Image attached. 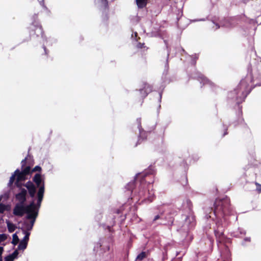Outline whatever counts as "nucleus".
I'll return each instance as SVG.
<instances>
[{"label":"nucleus","mask_w":261,"mask_h":261,"mask_svg":"<svg viewBox=\"0 0 261 261\" xmlns=\"http://www.w3.org/2000/svg\"><path fill=\"white\" fill-rule=\"evenodd\" d=\"M247 70V74L245 77L240 81L233 91L228 93V104L233 107H237L238 108V111L237 113V120L232 122L234 127L239 124H242L247 127L242 117V106L240 105L245 100L253 88L261 86V74L259 73L253 74L250 63L248 66Z\"/></svg>","instance_id":"obj_1"},{"label":"nucleus","mask_w":261,"mask_h":261,"mask_svg":"<svg viewBox=\"0 0 261 261\" xmlns=\"http://www.w3.org/2000/svg\"><path fill=\"white\" fill-rule=\"evenodd\" d=\"M214 207L204 208L205 218H216V228L214 231L217 239L220 238L224 235V228L228 224L227 216L233 213L232 207L230 203V199L227 196L222 199L217 198L214 203Z\"/></svg>","instance_id":"obj_2"},{"label":"nucleus","mask_w":261,"mask_h":261,"mask_svg":"<svg viewBox=\"0 0 261 261\" xmlns=\"http://www.w3.org/2000/svg\"><path fill=\"white\" fill-rule=\"evenodd\" d=\"M155 169L152 165H150L147 169H145L141 173H139L136 175L134 180L129 182L125 187V192L127 196L132 194L135 187L138 182H139L141 187L140 188L139 191L138 192L139 196L140 198H143V200L152 202L154 198V193L152 191H150L149 190H146L144 189L141 190L142 187L144 183L148 182V184H151L154 182L152 181H147L146 178L149 175H154L155 173Z\"/></svg>","instance_id":"obj_3"},{"label":"nucleus","mask_w":261,"mask_h":261,"mask_svg":"<svg viewBox=\"0 0 261 261\" xmlns=\"http://www.w3.org/2000/svg\"><path fill=\"white\" fill-rule=\"evenodd\" d=\"M195 225L196 220L193 215L182 214L180 219L177 221L176 231L185 247H188L193 239L191 231Z\"/></svg>","instance_id":"obj_4"},{"label":"nucleus","mask_w":261,"mask_h":261,"mask_svg":"<svg viewBox=\"0 0 261 261\" xmlns=\"http://www.w3.org/2000/svg\"><path fill=\"white\" fill-rule=\"evenodd\" d=\"M111 241L110 238L100 239L94 246L95 255L87 256L81 254L78 258V261H107L110 259L112 254L109 251L110 250Z\"/></svg>","instance_id":"obj_5"},{"label":"nucleus","mask_w":261,"mask_h":261,"mask_svg":"<svg viewBox=\"0 0 261 261\" xmlns=\"http://www.w3.org/2000/svg\"><path fill=\"white\" fill-rule=\"evenodd\" d=\"M31 23L28 28L30 38L34 42H45L47 46H52L57 41V39L53 38H47L45 35L42 25L38 18V15L34 14L31 17Z\"/></svg>","instance_id":"obj_6"},{"label":"nucleus","mask_w":261,"mask_h":261,"mask_svg":"<svg viewBox=\"0 0 261 261\" xmlns=\"http://www.w3.org/2000/svg\"><path fill=\"white\" fill-rule=\"evenodd\" d=\"M41 203L38 204V201L35 202V199H32L30 202L25 204L22 203H17L13 210V214L14 216L21 217L24 214H32L35 211H39Z\"/></svg>","instance_id":"obj_7"},{"label":"nucleus","mask_w":261,"mask_h":261,"mask_svg":"<svg viewBox=\"0 0 261 261\" xmlns=\"http://www.w3.org/2000/svg\"><path fill=\"white\" fill-rule=\"evenodd\" d=\"M126 218L125 215H122L121 209L111 208L109 210L108 214L106 215L105 222H102V226L106 227L110 231L111 228L116 224V219H120V221L122 222Z\"/></svg>","instance_id":"obj_8"},{"label":"nucleus","mask_w":261,"mask_h":261,"mask_svg":"<svg viewBox=\"0 0 261 261\" xmlns=\"http://www.w3.org/2000/svg\"><path fill=\"white\" fill-rule=\"evenodd\" d=\"M32 180L33 182H34V184L36 187V189L38 188L36 196V200L38 201V204H39L42 202L45 192L44 175H41L40 173H37L33 177Z\"/></svg>","instance_id":"obj_9"},{"label":"nucleus","mask_w":261,"mask_h":261,"mask_svg":"<svg viewBox=\"0 0 261 261\" xmlns=\"http://www.w3.org/2000/svg\"><path fill=\"white\" fill-rule=\"evenodd\" d=\"M164 42L166 44V48L168 49V54H167L166 62V63L165 65L164 70L163 71V72L162 74V80L163 81V84L160 87V89H159L160 90V91L159 92V98L158 101L160 103L161 102V101H162L163 92L165 87V85L166 83H169L170 82V80H169L168 78L167 77L168 70H169L168 58H169V51L168 50V46L167 41L164 40Z\"/></svg>","instance_id":"obj_10"},{"label":"nucleus","mask_w":261,"mask_h":261,"mask_svg":"<svg viewBox=\"0 0 261 261\" xmlns=\"http://www.w3.org/2000/svg\"><path fill=\"white\" fill-rule=\"evenodd\" d=\"M39 212L37 210L32 214H28L27 215H25L22 223L21 230H27L29 231L32 230L36 219L38 217Z\"/></svg>","instance_id":"obj_11"},{"label":"nucleus","mask_w":261,"mask_h":261,"mask_svg":"<svg viewBox=\"0 0 261 261\" xmlns=\"http://www.w3.org/2000/svg\"><path fill=\"white\" fill-rule=\"evenodd\" d=\"M190 79H196L199 81L202 86H208L211 88H213L215 86L214 84L207 79L203 74L199 71L195 70L194 72L189 74Z\"/></svg>","instance_id":"obj_12"},{"label":"nucleus","mask_w":261,"mask_h":261,"mask_svg":"<svg viewBox=\"0 0 261 261\" xmlns=\"http://www.w3.org/2000/svg\"><path fill=\"white\" fill-rule=\"evenodd\" d=\"M176 206L179 210L185 212L186 215H193L192 203L189 199L183 200L182 202L180 200H177L176 202Z\"/></svg>","instance_id":"obj_13"},{"label":"nucleus","mask_w":261,"mask_h":261,"mask_svg":"<svg viewBox=\"0 0 261 261\" xmlns=\"http://www.w3.org/2000/svg\"><path fill=\"white\" fill-rule=\"evenodd\" d=\"M214 240L210 236L204 239V241H202L200 242V245L202 247L201 252L205 253L204 257L205 258L207 255L212 252L213 250Z\"/></svg>","instance_id":"obj_14"},{"label":"nucleus","mask_w":261,"mask_h":261,"mask_svg":"<svg viewBox=\"0 0 261 261\" xmlns=\"http://www.w3.org/2000/svg\"><path fill=\"white\" fill-rule=\"evenodd\" d=\"M15 177H16V180L21 181L25 180L28 178L25 174L22 173L19 169H17L10 178L8 184V187L11 188L14 181Z\"/></svg>","instance_id":"obj_15"},{"label":"nucleus","mask_w":261,"mask_h":261,"mask_svg":"<svg viewBox=\"0 0 261 261\" xmlns=\"http://www.w3.org/2000/svg\"><path fill=\"white\" fill-rule=\"evenodd\" d=\"M137 123L139 131V135L138 136V140L137 142L135 145V147L141 144L143 140L146 139L148 135L150 133V132H146L142 128L141 118H138L137 119Z\"/></svg>","instance_id":"obj_16"},{"label":"nucleus","mask_w":261,"mask_h":261,"mask_svg":"<svg viewBox=\"0 0 261 261\" xmlns=\"http://www.w3.org/2000/svg\"><path fill=\"white\" fill-rule=\"evenodd\" d=\"M26 188L27 192L31 198L33 199H36V196L37 194V190L35 185L33 181L29 180L25 184L23 185Z\"/></svg>","instance_id":"obj_17"},{"label":"nucleus","mask_w":261,"mask_h":261,"mask_svg":"<svg viewBox=\"0 0 261 261\" xmlns=\"http://www.w3.org/2000/svg\"><path fill=\"white\" fill-rule=\"evenodd\" d=\"M27 190L24 188H20V192L15 195V198L19 201L18 203L25 204L27 201Z\"/></svg>","instance_id":"obj_18"},{"label":"nucleus","mask_w":261,"mask_h":261,"mask_svg":"<svg viewBox=\"0 0 261 261\" xmlns=\"http://www.w3.org/2000/svg\"><path fill=\"white\" fill-rule=\"evenodd\" d=\"M143 85V88L142 89H140L139 91L141 97L143 98H144L148 95L149 93L152 91V87L147 83H144Z\"/></svg>","instance_id":"obj_19"},{"label":"nucleus","mask_w":261,"mask_h":261,"mask_svg":"<svg viewBox=\"0 0 261 261\" xmlns=\"http://www.w3.org/2000/svg\"><path fill=\"white\" fill-rule=\"evenodd\" d=\"M100 3V9L101 11H102V21L103 23H107L108 20H109V15H108V12H109V8H105L103 6V5Z\"/></svg>","instance_id":"obj_20"},{"label":"nucleus","mask_w":261,"mask_h":261,"mask_svg":"<svg viewBox=\"0 0 261 261\" xmlns=\"http://www.w3.org/2000/svg\"><path fill=\"white\" fill-rule=\"evenodd\" d=\"M103 211L102 210H96L95 212V215L94 216V219L99 225H102V222H105V220L102 221Z\"/></svg>","instance_id":"obj_21"},{"label":"nucleus","mask_w":261,"mask_h":261,"mask_svg":"<svg viewBox=\"0 0 261 261\" xmlns=\"http://www.w3.org/2000/svg\"><path fill=\"white\" fill-rule=\"evenodd\" d=\"M173 223V220L172 218H170L168 220H166V217L163 215V218L160 219V221L158 223L160 225H170Z\"/></svg>","instance_id":"obj_22"},{"label":"nucleus","mask_w":261,"mask_h":261,"mask_svg":"<svg viewBox=\"0 0 261 261\" xmlns=\"http://www.w3.org/2000/svg\"><path fill=\"white\" fill-rule=\"evenodd\" d=\"M28 241L29 240H24V238H23V239L20 241L18 246V249L22 250L25 249L28 246Z\"/></svg>","instance_id":"obj_23"},{"label":"nucleus","mask_w":261,"mask_h":261,"mask_svg":"<svg viewBox=\"0 0 261 261\" xmlns=\"http://www.w3.org/2000/svg\"><path fill=\"white\" fill-rule=\"evenodd\" d=\"M11 210V206L10 204H5L0 203V214H3L5 211L9 212Z\"/></svg>","instance_id":"obj_24"},{"label":"nucleus","mask_w":261,"mask_h":261,"mask_svg":"<svg viewBox=\"0 0 261 261\" xmlns=\"http://www.w3.org/2000/svg\"><path fill=\"white\" fill-rule=\"evenodd\" d=\"M6 223L7 225L8 231L10 233L13 232L15 231L16 228V226L12 222H11L9 220H6Z\"/></svg>","instance_id":"obj_25"},{"label":"nucleus","mask_w":261,"mask_h":261,"mask_svg":"<svg viewBox=\"0 0 261 261\" xmlns=\"http://www.w3.org/2000/svg\"><path fill=\"white\" fill-rule=\"evenodd\" d=\"M246 233V231L244 229L241 228V227H239L238 229V232H233L232 234V236L234 237L237 238V237H240L239 234L245 235Z\"/></svg>","instance_id":"obj_26"},{"label":"nucleus","mask_w":261,"mask_h":261,"mask_svg":"<svg viewBox=\"0 0 261 261\" xmlns=\"http://www.w3.org/2000/svg\"><path fill=\"white\" fill-rule=\"evenodd\" d=\"M23 173L25 174L27 176H28L32 174V169L30 166H27L21 167V170L20 171Z\"/></svg>","instance_id":"obj_27"},{"label":"nucleus","mask_w":261,"mask_h":261,"mask_svg":"<svg viewBox=\"0 0 261 261\" xmlns=\"http://www.w3.org/2000/svg\"><path fill=\"white\" fill-rule=\"evenodd\" d=\"M148 0H136V2L138 7L140 9L146 7Z\"/></svg>","instance_id":"obj_28"},{"label":"nucleus","mask_w":261,"mask_h":261,"mask_svg":"<svg viewBox=\"0 0 261 261\" xmlns=\"http://www.w3.org/2000/svg\"><path fill=\"white\" fill-rule=\"evenodd\" d=\"M147 253L146 252L142 251L137 255L136 260L138 261H142L147 257Z\"/></svg>","instance_id":"obj_29"},{"label":"nucleus","mask_w":261,"mask_h":261,"mask_svg":"<svg viewBox=\"0 0 261 261\" xmlns=\"http://www.w3.org/2000/svg\"><path fill=\"white\" fill-rule=\"evenodd\" d=\"M191 58V64L194 66H195L196 64V61L199 58V54H194L192 56H190Z\"/></svg>","instance_id":"obj_30"},{"label":"nucleus","mask_w":261,"mask_h":261,"mask_svg":"<svg viewBox=\"0 0 261 261\" xmlns=\"http://www.w3.org/2000/svg\"><path fill=\"white\" fill-rule=\"evenodd\" d=\"M12 238H13V239H12V241L11 242V243L15 246L18 243V242L19 241V238L17 234V233H14L13 235H12Z\"/></svg>","instance_id":"obj_31"},{"label":"nucleus","mask_w":261,"mask_h":261,"mask_svg":"<svg viewBox=\"0 0 261 261\" xmlns=\"http://www.w3.org/2000/svg\"><path fill=\"white\" fill-rule=\"evenodd\" d=\"M131 39L132 40L133 44H135V42H137L138 41V39H140V37H138L137 32H133L131 36Z\"/></svg>","instance_id":"obj_32"},{"label":"nucleus","mask_w":261,"mask_h":261,"mask_svg":"<svg viewBox=\"0 0 261 261\" xmlns=\"http://www.w3.org/2000/svg\"><path fill=\"white\" fill-rule=\"evenodd\" d=\"M163 213L160 212L159 214L155 216L152 220V222H154L156 220H159V221H160V219L163 218Z\"/></svg>","instance_id":"obj_33"},{"label":"nucleus","mask_w":261,"mask_h":261,"mask_svg":"<svg viewBox=\"0 0 261 261\" xmlns=\"http://www.w3.org/2000/svg\"><path fill=\"white\" fill-rule=\"evenodd\" d=\"M133 44L138 49L145 48L146 47L144 43H142L138 42V41L137 42H135V44Z\"/></svg>","instance_id":"obj_34"},{"label":"nucleus","mask_w":261,"mask_h":261,"mask_svg":"<svg viewBox=\"0 0 261 261\" xmlns=\"http://www.w3.org/2000/svg\"><path fill=\"white\" fill-rule=\"evenodd\" d=\"M23 233L24 234V236L23 238H24V240H29V237L30 236V231L27 230H22Z\"/></svg>","instance_id":"obj_35"},{"label":"nucleus","mask_w":261,"mask_h":261,"mask_svg":"<svg viewBox=\"0 0 261 261\" xmlns=\"http://www.w3.org/2000/svg\"><path fill=\"white\" fill-rule=\"evenodd\" d=\"M19 250V249H18V248H17V249L15 250L12 253L10 254L12 256V257L14 258V259H17L18 258V254H19V252H18Z\"/></svg>","instance_id":"obj_36"},{"label":"nucleus","mask_w":261,"mask_h":261,"mask_svg":"<svg viewBox=\"0 0 261 261\" xmlns=\"http://www.w3.org/2000/svg\"><path fill=\"white\" fill-rule=\"evenodd\" d=\"M38 2H39V4L42 6V7L43 8V9L44 10H45V11L48 10L47 7L45 6V5L44 4V0H38Z\"/></svg>","instance_id":"obj_37"},{"label":"nucleus","mask_w":261,"mask_h":261,"mask_svg":"<svg viewBox=\"0 0 261 261\" xmlns=\"http://www.w3.org/2000/svg\"><path fill=\"white\" fill-rule=\"evenodd\" d=\"M8 235L6 233L0 234V243L7 239Z\"/></svg>","instance_id":"obj_38"},{"label":"nucleus","mask_w":261,"mask_h":261,"mask_svg":"<svg viewBox=\"0 0 261 261\" xmlns=\"http://www.w3.org/2000/svg\"><path fill=\"white\" fill-rule=\"evenodd\" d=\"M42 48L44 49V55L48 56L49 53V50L47 49L46 46L47 45H45V42H42Z\"/></svg>","instance_id":"obj_39"},{"label":"nucleus","mask_w":261,"mask_h":261,"mask_svg":"<svg viewBox=\"0 0 261 261\" xmlns=\"http://www.w3.org/2000/svg\"><path fill=\"white\" fill-rule=\"evenodd\" d=\"M22 181H19V180H16L14 184H15V186L18 188L19 189V190H20V188H22L21 187L22 186V184L21 183Z\"/></svg>","instance_id":"obj_40"},{"label":"nucleus","mask_w":261,"mask_h":261,"mask_svg":"<svg viewBox=\"0 0 261 261\" xmlns=\"http://www.w3.org/2000/svg\"><path fill=\"white\" fill-rule=\"evenodd\" d=\"M5 261H13L14 258L10 254L4 257Z\"/></svg>","instance_id":"obj_41"},{"label":"nucleus","mask_w":261,"mask_h":261,"mask_svg":"<svg viewBox=\"0 0 261 261\" xmlns=\"http://www.w3.org/2000/svg\"><path fill=\"white\" fill-rule=\"evenodd\" d=\"M41 167L39 166V165H37L33 169H32V172H36V171H38L39 172H40L41 171Z\"/></svg>","instance_id":"obj_42"},{"label":"nucleus","mask_w":261,"mask_h":261,"mask_svg":"<svg viewBox=\"0 0 261 261\" xmlns=\"http://www.w3.org/2000/svg\"><path fill=\"white\" fill-rule=\"evenodd\" d=\"M223 129H224V133L222 135V137H224L225 135H226L228 133H227V129H228V126L225 125L224 123H223Z\"/></svg>","instance_id":"obj_43"},{"label":"nucleus","mask_w":261,"mask_h":261,"mask_svg":"<svg viewBox=\"0 0 261 261\" xmlns=\"http://www.w3.org/2000/svg\"><path fill=\"white\" fill-rule=\"evenodd\" d=\"M103 5L105 8L108 7V0H99Z\"/></svg>","instance_id":"obj_44"},{"label":"nucleus","mask_w":261,"mask_h":261,"mask_svg":"<svg viewBox=\"0 0 261 261\" xmlns=\"http://www.w3.org/2000/svg\"><path fill=\"white\" fill-rule=\"evenodd\" d=\"M250 241H251L250 237H246L245 238H244L243 241L242 242V245L245 246V242H250Z\"/></svg>","instance_id":"obj_45"},{"label":"nucleus","mask_w":261,"mask_h":261,"mask_svg":"<svg viewBox=\"0 0 261 261\" xmlns=\"http://www.w3.org/2000/svg\"><path fill=\"white\" fill-rule=\"evenodd\" d=\"M27 158L25 157L24 159H23L21 161V167L26 166L25 165H26V163H27Z\"/></svg>","instance_id":"obj_46"},{"label":"nucleus","mask_w":261,"mask_h":261,"mask_svg":"<svg viewBox=\"0 0 261 261\" xmlns=\"http://www.w3.org/2000/svg\"><path fill=\"white\" fill-rule=\"evenodd\" d=\"M4 251V247L2 246H0V257L3 258L2 254L3 253V252Z\"/></svg>","instance_id":"obj_47"},{"label":"nucleus","mask_w":261,"mask_h":261,"mask_svg":"<svg viewBox=\"0 0 261 261\" xmlns=\"http://www.w3.org/2000/svg\"><path fill=\"white\" fill-rule=\"evenodd\" d=\"M251 54H254L255 55H256V51L255 50L254 48L252 47L250 51Z\"/></svg>","instance_id":"obj_48"},{"label":"nucleus","mask_w":261,"mask_h":261,"mask_svg":"<svg viewBox=\"0 0 261 261\" xmlns=\"http://www.w3.org/2000/svg\"><path fill=\"white\" fill-rule=\"evenodd\" d=\"M197 257L198 258V259H199V258L200 257V256L202 255V252H199L198 253H197Z\"/></svg>","instance_id":"obj_49"},{"label":"nucleus","mask_w":261,"mask_h":261,"mask_svg":"<svg viewBox=\"0 0 261 261\" xmlns=\"http://www.w3.org/2000/svg\"><path fill=\"white\" fill-rule=\"evenodd\" d=\"M188 183V179H187V178L186 177V180L185 181V184L184 183H182V185H183V186H185V185H186Z\"/></svg>","instance_id":"obj_50"},{"label":"nucleus","mask_w":261,"mask_h":261,"mask_svg":"<svg viewBox=\"0 0 261 261\" xmlns=\"http://www.w3.org/2000/svg\"><path fill=\"white\" fill-rule=\"evenodd\" d=\"M181 257L182 256L178 257L176 259H174V260L172 261H176V260H178V261H181Z\"/></svg>","instance_id":"obj_51"},{"label":"nucleus","mask_w":261,"mask_h":261,"mask_svg":"<svg viewBox=\"0 0 261 261\" xmlns=\"http://www.w3.org/2000/svg\"><path fill=\"white\" fill-rule=\"evenodd\" d=\"M215 24L217 26V29L220 28V25L218 23H215Z\"/></svg>","instance_id":"obj_52"},{"label":"nucleus","mask_w":261,"mask_h":261,"mask_svg":"<svg viewBox=\"0 0 261 261\" xmlns=\"http://www.w3.org/2000/svg\"><path fill=\"white\" fill-rule=\"evenodd\" d=\"M167 125H166L165 126H164V130H163V132H165V129H166V127H167Z\"/></svg>","instance_id":"obj_53"},{"label":"nucleus","mask_w":261,"mask_h":261,"mask_svg":"<svg viewBox=\"0 0 261 261\" xmlns=\"http://www.w3.org/2000/svg\"><path fill=\"white\" fill-rule=\"evenodd\" d=\"M178 11H179L178 15H179L180 13H181V15H182V12L180 11V10H179Z\"/></svg>","instance_id":"obj_54"},{"label":"nucleus","mask_w":261,"mask_h":261,"mask_svg":"<svg viewBox=\"0 0 261 261\" xmlns=\"http://www.w3.org/2000/svg\"><path fill=\"white\" fill-rule=\"evenodd\" d=\"M249 59H249V58H248V57L247 56V57H246V60H249Z\"/></svg>","instance_id":"obj_55"},{"label":"nucleus","mask_w":261,"mask_h":261,"mask_svg":"<svg viewBox=\"0 0 261 261\" xmlns=\"http://www.w3.org/2000/svg\"><path fill=\"white\" fill-rule=\"evenodd\" d=\"M161 142H162V144L163 143V138H162V139H161Z\"/></svg>","instance_id":"obj_56"},{"label":"nucleus","mask_w":261,"mask_h":261,"mask_svg":"<svg viewBox=\"0 0 261 261\" xmlns=\"http://www.w3.org/2000/svg\"><path fill=\"white\" fill-rule=\"evenodd\" d=\"M179 254V252H176V256H177L178 255V254Z\"/></svg>","instance_id":"obj_57"},{"label":"nucleus","mask_w":261,"mask_h":261,"mask_svg":"<svg viewBox=\"0 0 261 261\" xmlns=\"http://www.w3.org/2000/svg\"><path fill=\"white\" fill-rule=\"evenodd\" d=\"M182 51H183L184 53H186V51H185V50L184 49H182Z\"/></svg>","instance_id":"obj_58"},{"label":"nucleus","mask_w":261,"mask_h":261,"mask_svg":"<svg viewBox=\"0 0 261 261\" xmlns=\"http://www.w3.org/2000/svg\"><path fill=\"white\" fill-rule=\"evenodd\" d=\"M0 261H3V258L0 257Z\"/></svg>","instance_id":"obj_59"},{"label":"nucleus","mask_w":261,"mask_h":261,"mask_svg":"<svg viewBox=\"0 0 261 261\" xmlns=\"http://www.w3.org/2000/svg\"><path fill=\"white\" fill-rule=\"evenodd\" d=\"M198 158H196L195 160H198Z\"/></svg>","instance_id":"obj_60"},{"label":"nucleus","mask_w":261,"mask_h":261,"mask_svg":"<svg viewBox=\"0 0 261 261\" xmlns=\"http://www.w3.org/2000/svg\"><path fill=\"white\" fill-rule=\"evenodd\" d=\"M184 164H186V162H185V161H184Z\"/></svg>","instance_id":"obj_61"},{"label":"nucleus","mask_w":261,"mask_h":261,"mask_svg":"<svg viewBox=\"0 0 261 261\" xmlns=\"http://www.w3.org/2000/svg\"><path fill=\"white\" fill-rule=\"evenodd\" d=\"M200 20H204V19H200Z\"/></svg>","instance_id":"obj_62"},{"label":"nucleus","mask_w":261,"mask_h":261,"mask_svg":"<svg viewBox=\"0 0 261 261\" xmlns=\"http://www.w3.org/2000/svg\"><path fill=\"white\" fill-rule=\"evenodd\" d=\"M159 108H161V105H159Z\"/></svg>","instance_id":"obj_63"}]
</instances>
